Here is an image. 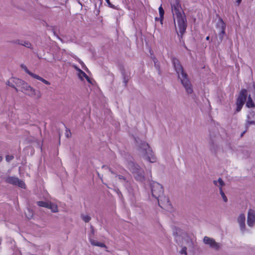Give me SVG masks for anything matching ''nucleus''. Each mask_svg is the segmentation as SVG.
I'll return each instance as SVG.
<instances>
[{
    "label": "nucleus",
    "instance_id": "27",
    "mask_svg": "<svg viewBox=\"0 0 255 255\" xmlns=\"http://www.w3.org/2000/svg\"><path fill=\"white\" fill-rule=\"evenodd\" d=\"M180 253L181 254H184L186 255L187 254V247H183L181 249Z\"/></svg>",
    "mask_w": 255,
    "mask_h": 255
},
{
    "label": "nucleus",
    "instance_id": "12",
    "mask_svg": "<svg viewBox=\"0 0 255 255\" xmlns=\"http://www.w3.org/2000/svg\"><path fill=\"white\" fill-rule=\"evenodd\" d=\"M246 216L245 214H240L238 218V222L241 229H243L245 227Z\"/></svg>",
    "mask_w": 255,
    "mask_h": 255
},
{
    "label": "nucleus",
    "instance_id": "30",
    "mask_svg": "<svg viewBox=\"0 0 255 255\" xmlns=\"http://www.w3.org/2000/svg\"><path fill=\"white\" fill-rule=\"evenodd\" d=\"M13 157L12 156H11V155H7L6 156V160L7 161H9L10 160H11L12 159H13Z\"/></svg>",
    "mask_w": 255,
    "mask_h": 255
},
{
    "label": "nucleus",
    "instance_id": "26",
    "mask_svg": "<svg viewBox=\"0 0 255 255\" xmlns=\"http://www.w3.org/2000/svg\"><path fill=\"white\" fill-rule=\"evenodd\" d=\"M82 219L85 222H88L90 220L91 218L88 215H83L82 216Z\"/></svg>",
    "mask_w": 255,
    "mask_h": 255
},
{
    "label": "nucleus",
    "instance_id": "21",
    "mask_svg": "<svg viewBox=\"0 0 255 255\" xmlns=\"http://www.w3.org/2000/svg\"><path fill=\"white\" fill-rule=\"evenodd\" d=\"M25 214L26 218L29 219H31L33 215L32 211L29 208H27L26 210L25 211Z\"/></svg>",
    "mask_w": 255,
    "mask_h": 255
},
{
    "label": "nucleus",
    "instance_id": "24",
    "mask_svg": "<svg viewBox=\"0 0 255 255\" xmlns=\"http://www.w3.org/2000/svg\"><path fill=\"white\" fill-rule=\"evenodd\" d=\"M220 194H221V197L222 198V199L225 202H227L228 201V198L227 197H226V196L225 195V193H224V192L223 191V190L222 189H221L220 191Z\"/></svg>",
    "mask_w": 255,
    "mask_h": 255
},
{
    "label": "nucleus",
    "instance_id": "9",
    "mask_svg": "<svg viewBox=\"0 0 255 255\" xmlns=\"http://www.w3.org/2000/svg\"><path fill=\"white\" fill-rule=\"evenodd\" d=\"M247 224L250 227L255 225V211L253 209H249L248 211Z\"/></svg>",
    "mask_w": 255,
    "mask_h": 255
},
{
    "label": "nucleus",
    "instance_id": "15",
    "mask_svg": "<svg viewBox=\"0 0 255 255\" xmlns=\"http://www.w3.org/2000/svg\"><path fill=\"white\" fill-rule=\"evenodd\" d=\"M213 183L215 186L219 188V190L222 189V187L224 186L225 183L221 178H219L217 180H214Z\"/></svg>",
    "mask_w": 255,
    "mask_h": 255
},
{
    "label": "nucleus",
    "instance_id": "3",
    "mask_svg": "<svg viewBox=\"0 0 255 255\" xmlns=\"http://www.w3.org/2000/svg\"><path fill=\"white\" fill-rule=\"evenodd\" d=\"M172 62L177 72L178 78L180 80L186 92L189 94L192 93L193 92L192 85L187 78V74L184 72L179 60L174 58L172 59Z\"/></svg>",
    "mask_w": 255,
    "mask_h": 255
},
{
    "label": "nucleus",
    "instance_id": "6",
    "mask_svg": "<svg viewBox=\"0 0 255 255\" xmlns=\"http://www.w3.org/2000/svg\"><path fill=\"white\" fill-rule=\"evenodd\" d=\"M128 167L136 180L142 181L144 180V171L138 165L130 162L128 163Z\"/></svg>",
    "mask_w": 255,
    "mask_h": 255
},
{
    "label": "nucleus",
    "instance_id": "29",
    "mask_svg": "<svg viewBox=\"0 0 255 255\" xmlns=\"http://www.w3.org/2000/svg\"><path fill=\"white\" fill-rule=\"evenodd\" d=\"M65 135L67 137H69L71 136V132L68 129H66Z\"/></svg>",
    "mask_w": 255,
    "mask_h": 255
},
{
    "label": "nucleus",
    "instance_id": "37",
    "mask_svg": "<svg viewBox=\"0 0 255 255\" xmlns=\"http://www.w3.org/2000/svg\"><path fill=\"white\" fill-rule=\"evenodd\" d=\"M253 250L254 251L253 253H255V248H253Z\"/></svg>",
    "mask_w": 255,
    "mask_h": 255
},
{
    "label": "nucleus",
    "instance_id": "31",
    "mask_svg": "<svg viewBox=\"0 0 255 255\" xmlns=\"http://www.w3.org/2000/svg\"><path fill=\"white\" fill-rule=\"evenodd\" d=\"M193 245V242L189 240V239H188V242H187V246H188V247H192Z\"/></svg>",
    "mask_w": 255,
    "mask_h": 255
},
{
    "label": "nucleus",
    "instance_id": "2",
    "mask_svg": "<svg viewBox=\"0 0 255 255\" xmlns=\"http://www.w3.org/2000/svg\"><path fill=\"white\" fill-rule=\"evenodd\" d=\"M150 188L152 195L158 200L159 205L162 208L166 210L170 209L171 208V205L168 198L163 197L160 200L159 199V198L161 197L163 193L162 185L158 182L152 181L150 183Z\"/></svg>",
    "mask_w": 255,
    "mask_h": 255
},
{
    "label": "nucleus",
    "instance_id": "36",
    "mask_svg": "<svg viewBox=\"0 0 255 255\" xmlns=\"http://www.w3.org/2000/svg\"><path fill=\"white\" fill-rule=\"evenodd\" d=\"M124 82H125V85H126V84H127V80H126L125 79V80H124Z\"/></svg>",
    "mask_w": 255,
    "mask_h": 255
},
{
    "label": "nucleus",
    "instance_id": "33",
    "mask_svg": "<svg viewBox=\"0 0 255 255\" xmlns=\"http://www.w3.org/2000/svg\"><path fill=\"white\" fill-rule=\"evenodd\" d=\"M119 178L120 179H124V180H125V178H124L122 176H121V175H119Z\"/></svg>",
    "mask_w": 255,
    "mask_h": 255
},
{
    "label": "nucleus",
    "instance_id": "4",
    "mask_svg": "<svg viewBox=\"0 0 255 255\" xmlns=\"http://www.w3.org/2000/svg\"><path fill=\"white\" fill-rule=\"evenodd\" d=\"M137 150L140 156L151 163H154L156 158L148 143L144 141L137 142Z\"/></svg>",
    "mask_w": 255,
    "mask_h": 255
},
{
    "label": "nucleus",
    "instance_id": "32",
    "mask_svg": "<svg viewBox=\"0 0 255 255\" xmlns=\"http://www.w3.org/2000/svg\"><path fill=\"white\" fill-rule=\"evenodd\" d=\"M241 1H242V0H237V3H238V5H239L241 3Z\"/></svg>",
    "mask_w": 255,
    "mask_h": 255
},
{
    "label": "nucleus",
    "instance_id": "34",
    "mask_svg": "<svg viewBox=\"0 0 255 255\" xmlns=\"http://www.w3.org/2000/svg\"><path fill=\"white\" fill-rule=\"evenodd\" d=\"M17 80H18V79H15L16 81H15V83L16 84H17ZM13 82H14V80H13ZM17 85L18 86H19L18 85Z\"/></svg>",
    "mask_w": 255,
    "mask_h": 255
},
{
    "label": "nucleus",
    "instance_id": "28",
    "mask_svg": "<svg viewBox=\"0 0 255 255\" xmlns=\"http://www.w3.org/2000/svg\"><path fill=\"white\" fill-rule=\"evenodd\" d=\"M107 2L108 6L111 8H115V5H114L113 4H112L110 1V0H105Z\"/></svg>",
    "mask_w": 255,
    "mask_h": 255
},
{
    "label": "nucleus",
    "instance_id": "17",
    "mask_svg": "<svg viewBox=\"0 0 255 255\" xmlns=\"http://www.w3.org/2000/svg\"><path fill=\"white\" fill-rule=\"evenodd\" d=\"M48 208L50 209L52 212L54 213L58 212V211L57 205L50 202H49Z\"/></svg>",
    "mask_w": 255,
    "mask_h": 255
},
{
    "label": "nucleus",
    "instance_id": "8",
    "mask_svg": "<svg viewBox=\"0 0 255 255\" xmlns=\"http://www.w3.org/2000/svg\"><path fill=\"white\" fill-rule=\"evenodd\" d=\"M247 97V91L245 89L242 90L239 96V97L237 99L236 105H237V112H240L244 104H245V102L246 100Z\"/></svg>",
    "mask_w": 255,
    "mask_h": 255
},
{
    "label": "nucleus",
    "instance_id": "19",
    "mask_svg": "<svg viewBox=\"0 0 255 255\" xmlns=\"http://www.w3.org/2000/svg\"><path fill=\"white\" fill-rule=\"evenodd\" d=\"M255 106L254 102L253 101L251 96L249 95L248 98V101L246 103V106L248 108H253Z\"/></svg>",
    "mask_w": 255,
    "mask_h": 255
},
{
    "label": "nucleus",
    "instance_id": "10",
    "mask_svg": "<svg viewBox=\"0 0 255 255\" xmlns=\"http://www.w3.org/2000/svg\"><path fill=\"white\" fill-rule=\"evenodd\" d=\"M217 26L219 29V37L220 42H221L225 34L226 25L222 20H220L217 23Z\"/></svg>",
    "mask_w": 255,
    "mask_h": 255
},
{
    "label": "nucleus",
    "instance_id": "5",
    "mask_svg": "<svg viewBox=\"0 0 255 255\" xmlns=\"http://www.w3.org/2000/svg\"><path fill=\"white\" fill-rule=\"evenodd\" d=\"M17 84L21 88V91L25 95L35 99H39L41 98L40 91L32 88L24 81L17 80Z\"/></svg>",
    "mask_w": 255,
    "mask_h": 255
},
{
    "label": "nucleus",
    "instance_id": "22",
    "mask_svg": "<svg viewBox=\"0 0 255 255\" xmlns=\"http://www.w3.org/2000/svg\"><path fill=\"white\" fill-rule=\"evenodd\" d=\"M35 79H36L39 81H41V82H42L43 83H44V84H45L46 85H50V82H49L48 81L44 79L43 78L40 77L39 76L35 74V76H34L33 77Z\"/></svg>",
    "mask_w": 255,
    "mask_h": 255
},
{
    "label": "nucleus",
    "instance_id": "13",
    "mask_svg": "<svg viewBox=\"0 0 255 255\" xmlns=\"http://www.w3.org/2000/svg\"><path fill=\"white\" fill-rule=\"evenodd\" d=\"M158 10H159V18L156 17L155 20H159L160 21V23L161 24H162V21H163V17H164V11L162 8L161 5L159 7Z\"/></svg>",
    "mask_w": 255,
    "mask_h": 255
},
{
    "label": "nucleus",
    "instance_id": "35",
    "mask_svg": "<svg viewBox=\"0 0 255 255\" xmlns=\"http://www.w3.org/2000/svg\"><path fill=\"white\" fill-rule=\"evenodd\" d=\"M209 39H210L209 36H207V37L206 38V39L207 40H209Z\"/></svg>",
    "mask_w": 255,
    "mask_h": 255
},
{
    "label": "nucleus",
    "instance_id": "18",
    "mask_svg": "<svg viewBox=\"0 0 255 255\" xmlns=\"http://www.w3.org/2000/svg\"><path fill=\"white\" fill-rule=\"evenodd\" d=\"M17 43L23 45L26 47L32 49V47L31 43L28 41H21L18 40L16 42Z\"/></svg>",
    "mask_w": 255,
    "mask_h": 255
},
{
    "label": "nucleus",
    "instance_id": "23",
    "mask_svg": "<svg viewBox=\"0 0 255 255\" xmlns=\"http://www.w3.org/2000/svg\"><path fill=\"white\" fill-rule=\"evenodd\" d=\"M37 203L39 206L48 208L49 202L38 201Z\"/></svg>",
    "mask_w": 255,
    "mask_h": 255
},
{
    "label": "nucleus",
    "instance_id": "25",
    "mask_svg": "<svg viewBox=\"0 0 255 255\" xmlns=\"http://www.w3.org/2000/svg\"><path fill=\"white\" fill-rule=\"evenodd\" d=\"M248 120H247L246 126H248L251 124L255 125V121H251L250 120V116H248Z\"/></svg>",
    "mask_w": 255,
    "mask_h": 255
},
{
    "label": "nucleus",
    "instance_id": "38",
    "mask_svg": "<svg viewBox=\"0 0 255 255\" xmlns=\"http://www.w3.org/2000/svg\"><path fill=\"white\" fill-rule=\"evenodd\" d=\"M2 160V157L0 156V162Z\"/></svg>",
    "mask_w": 255,
    "mask_h": 255
},
{
    "label": "nucleus",
    "instance_id": "11",
    "mask_svg": "<svg viewBox=\"0 0 255 255\" xmlns=\"http://www.w3.org/2000/svg\"><path fill=\"white\" fill-rule=\"evenodd\" d=\"M7 182L9 183L17 185L18 186L25 188V185L23 181L19 180L18 178L14 177H10L7 178Z\"/></svg>",
    "mask_w": 255,
    "mask_h": 255
},
{
    "label": "nucleus",
    "instance_id": "20",
    "mask_svg": "<svg viewBox=\"0 0 255 255\" xmlns=\"http://www.w3.org/2000/svg\"><path fill=\"white\" fill-rule=\"evenodd\" d=\"M21 67L26 73H27L28 74H29L32 77H33V78L34 77V76H35V74L31 72L30 71H29L25 65H23V64L21 65Z\"/></svg>",
    "mask_w": 255,
    "mask_h": 255
},
{
    "label": "nucleus",
    "instance_id": "16",
    "mask_svg": "<svg viewBox=\"0 0 255 255\" xmlns=\"http://www.w3.org/2000/svg\"><path fill=\"white\" fill-rule=\"evenodd\" d=\"M90 243L93 246L106 248V246L104 244L99 242L94 239H90Z\"/></svg>",
    "mask_w": 255,
    "mask_h": 255
},
{
    "label": "nucleus",
    "instance_id": "14",
    "mask_svg": "<svg viewBox=\"0 0 255 255\" xmlns=\"http://www.w3.org/2000/svg\"><path fill=\"white\" fill-rule=\"evenodd\" d=\"M78 71H79L78 76L79 78H80L82 80H83L84 78H85L88 82L91 83L90 79L88 77V76L86 74L85 72H84L80 69H78Z\"/></svg>",
    "mask_w": 255,
    "mask_h": 255
},
{
    "label": "nucleus",
    "instance_id": "7",
    "mask_svg": "<svg viewBox=\"0 0 255 255\" xmlns=\"http://www.w3.org/2000/svg\"><path fill=\"white\" fill-rule=\"evenodd\" d=\"M203 242L205 245L215 250H219L222 247L221 243L216 242L213 238L208 236L204 237Z\"/></svg>",
    "mask_w": 255,
    "mask_h": 255
},
{
    "label": "nucleus",
    "instance_id": "1",
    "mask_svg": "<svg viewBox=\"0 0 255 255\" xmlns=\"http://www.w3.org/2000/svg\"><path fill=\"white\" fill-rule=\"evenodd\" d=\"M176 31L181 36L186 29V19L178 0H174L171 4Z\"/></svg>",
    "mask_w": 255,
    "mask_h": 255
}]
</instances>
